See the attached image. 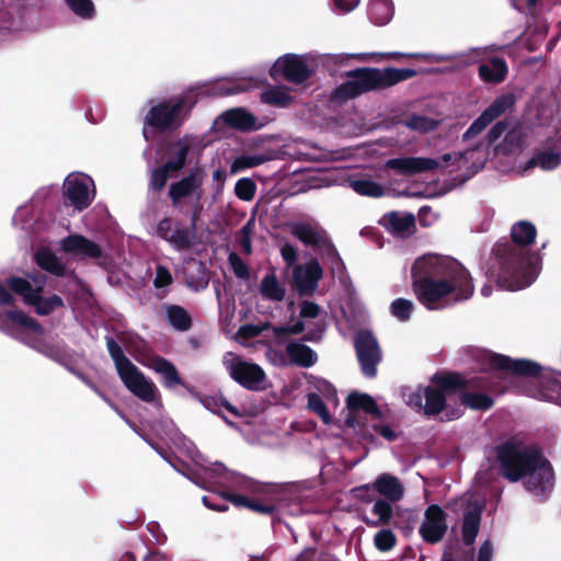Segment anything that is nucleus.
Instances as JSON below:
<instances>
[{
  "mask_svg": "<svg viewBox=\"0 0 561 561\" xmlns=\"http://www.w3.org/2000/svg\"><path fill=\"white\" fill-rule=\"evenodd\" d=\"M289 231L304 244L318 250H325L329 255H332L336 261H340L335 248L328 239L325 231L317 222H293L289 225Z\"/></svg>",
  "mask_w": 561,
  "mask_h": 561,
  "instance_id": "19",
  "label": "nucleus"
},
{
  "mask_svg": "<svg viewBox=\"0 0 561 561\" xmlns=\"http://www.w3.org/2000/svg\"><path fill=\"white\" fill-rule=\"evenodd\" d=\"M414 310V304L404 298H397L390 305L391 314L401 322H405L411 318Z\"/></svg>",
  "mask_w": 561,
  "mask_h": 561,
  "instance_id": "49",
  "label": "nucleus"
},
{
  "mask_svg": "<svg viewBox=\"0 0 561 561\" xmlns=\"http://www.w3.org/2000/svg\"><path fill=\"white\" fill-rule=\"evenodd\" d=\"M163 309L170 325L174 330L186 332L191 329L192 318L183 307L178 305H164Z\"/></svg>",
  "mask_w": 561,
  "mask_h": 561,
  "instance_id": "37",
  "label": "nucleus"
},
{
  "mask_svg": "<svg viewBox=\"0 0 561 561\" xmlns=\"http://www.w3.org/2000/svg\"><path fill=\"white\" fill-rule=\"evenodd\" d=\"M416 298L428 310H442L468 300L474 293L469 271L456 259L426 253L411 267Z\"/></svg>",
  "mask_w": 561,
  "mask_h": 561,
  "instance_id": "1",
  "label": "nucleus"
},
{
  "mask_svg": "<svg viewBox=\"0 0 561 561\" xmlns=\"http://www.w3.org/2000/svg\"><path fill=\"white\" fill-rule=\"evenodd\" d=\"M508 68L504 59L495 57L479 66V77L482 81L497 84L504 81Z\"/></svg>",
  "mask_w": 561,
  "mask_h": 561,
  "instance_id": "32",
  "label": "nucleus"
},
{
  "mask_svg": "<svg viewBox=\"0 0 561 561\" xmlns=\"http://www.w3.org/2000/svg\"><path fill=\"white\" fill-rule=\"evenodd\" d=\"M263 327L255 324H245L239 328L237 336L240 343H243V340L257 336L262 333Z\"/></svg>",
  "mask_w": 561,
  "mask_h": 561,
  "instance_id": "64",
  "label": "nucleus"
},
{
  "mask_svg": "<svg viewBox=\"0 0 561 561\" xmlns=\"http://www.w3.org/2000/svg\"><path fill=\"white\" fill-rule=\"evenodd\" d=\"M196 104L192 91L162 100H150L144 116L142 135L146 140L153 138L154 131L170 133L180 128Z\"/></svg>",
  "mask_w": 561,
  "mask_h": 561,
  "instance_id": "6",
  "label": "nucleus"
},
{
  "mask_svg": "<svg viewBox=\"0 0 561 561\" xmlns=\"http://www.w3.org/2000/svg\"><path fill=\"white\" fill-rule=\"evenodd\" d=\"M215 470H220L218 481L225 492H233L243 495L270 496L274 486L255 481L249 477L231 471L225 465H217Z\"/></svg>",
  "mask_w": 561,
  "mask_h": 561,
  "instance_id": "16",
  "label": "nucleus"
},
{
  "mask_svg": "<svg viewBox=\"0 0 561 561\" xmlns=\"http://www.w3.org/2000/svg\"><path fill=\"white\" fill-rule=\"evenodd\" d=\"M323 271L318 261L311 260L294 270L293 278L300 294H311L318 287Z\"/></svg>",
  "mask_w": 561,
  "mask_h": 561,
  "instance_id": "23",
  "label": "nucleus"
},
{
  "mask_svg": "<svg viewBox=\"0 0 561 561\" xmlns=\"http://www.w3.org/2000/svg\"><path fill=\"white\" fill-rule=\"evenodd\" d=\"M260 99L262 103L275 107H286L294 100L290 89L286 85L268 87L261 93Z\"/></svg>",
  "mask_w": 561,
  "mask_h": 561,
  "instance_id": "35",
  "label": "nucleus"
},
{
  "mask_svg": "<svg viewBox=\"0 0 561 561\" xmlns=\"http://www.w3.org/2000/svg\"><path fill=\"white\" fill-rule=\"evenodd\" d=\"M345 55L347 56V59L352 57V58H357L362 61H366L375 56H381V57H387V58H392V59H398L400 57H413V58H422V59L431 60V61H448L451 59V56H448V55L405 54V53H399V51L380 53V54L359 53V54H345Z\"/></svg>",
  "mask_w": 561,
  "mask_h": 561,
  "instance_id": "38",
  "label": "nucleus"
},
{
  "mask_svg": "<svg viewBox=\"0 0 561 561\" xmlns=\"http://www.w3.org/2000/svg\"><path fill=\"white\" fill-rule=\"evenodd\" d=\"M145 365L162 377L167 388H173L183 383L175 366L163 357L153 356Z\"/></svg>",
  "mask_w": 561,
  "mask_h": 561,
  "instance_id": "29",
  "label": "nucleus"
},
{
  "mask_svg": "<svg viewBox=\"0 0 561 561\" xmlns=\"http://www.w3.org/2000/svg\"><path fill=\"white\" fill-rule=\"evenodd\" d=\"M371 513L377 517L376 519H365L369 526H379L388 524L392 517V506L386 500H377L373 505Z\"/></svg>",
  "mask_w": 561,
  "mask_h": 561,
  "instance_id": "46",
  "label": "nucleus"
},
{
  "mask_svg": "<svg viewBox=\"0 0 561 561\" xmlns=\"http://www.w3.org/2000/svg\"><path fill=\"white\" fill-rule=\"evenodd\" d=\"M515 98L513 94H502L497 96L482 113L492 123L506 111L513 107Z\"/></svg>",
  "mask_w": 561,
  "mask_h": 561,
  "instance_id": "43",
  "label": "nucleus"
},
{
  "mask_svg": "<svg viewBox=\"0 0 561 561\" xmlns=\"http://www.w3.org/2000/svg\"><path fill=\"white\" fill-rule=\"evenodd\" d=\"M197 220V213H194L191 219V228L184 227L181 222L171 230V233L164 240L175 251H185L195 244V225Z\"/></svg>",
  "mask_w": 561,
  "mask_h": 561,
  "instance_id": "28",
  "label": "nucleus"
},
{
  "mask_svg": "<svg viewBox=\"0 0 561 561\" xmlns=\"http://www.w3.org/2000/svg\"><path fill=\"white\" fill-rule=\"evenodd\" d=\"M251 233L252 221L250 220L240 229L238 234L239 244L247 254H250L252 252Z\"/></svg>",
  "mask_w": 561,
  "mask_h": 561,
  "instance_id": "61",
  "label": "nucleus"
},
{
  "mask_svg": "<svg viewBox=\"0 0 561 561\" xmlns=\"http://www.w3.org/2000/svg\"><path fill=\"white\" fill-rule=\"evenodd\" d=\"M217 465H222L221 462H214L210 466L203 467L202 477L203 480V488H208L209 485H218L221 486V483L218 481V478L220 476V470H215V467Z\"/></svg>",
  "mask_w": 561,
  "mask_h": 561,
  "instance_id": "57",
  "label": "nucleus"
},
{
  "mask_svg": "<svg viewBox=\"0 0 561 561\" xmlns=\"http://www.w3.org/2000/svg\"><path fill=\"white\" fill-rule=\"evenodd\" d=\"M491 124L490 121L484 116L483 113L480 114V116L473 121V123L469 126V128L463 134L462 138L463 140H469L473 138L474 136L481 134L486 126Z\"/></svg>",
  "mask_w": 561,
  "mask_h": 561,
  "instance_id": "60",
  "label": "nucleus"
},
{
  "mask_svg": "<svg viewBox=\"0 0 561 561\" xmlns=\"http://www.w3.org/2000/svg\"><path fill=\"white\" fill-rule=\"evenodd\" d=\"M482 365L485 370L501 381H506L513 376L540 375L543 381L542 388L530 392L529 396L561 404V373L543 369L538 363L530 359H512L495 353L484 354Z\"/></svg>",
  "mask_w": 561,
  "mask_h": 561,
  "instance_id": "3",
  "label": "nucleus"
},
{
  "mask_svg": "<svg viewBox=\"0 0 561 561\" xmlns=\"http://www.w3.org/2000/svg\"><path fill=\"white\" fill-rule=\"evenodd\" d=\"M355 348L363 374L369 378L375 377L376 367L381 360V351L375 335L369 331H359L355 336Z\"/></svg>",
  "mask_w": 561,
  "mask_h": 561,
  "instance_id": "18",
  "label": "nucleus"
},
{
  "mask_svg": "<svg viewBox=\"0 0 561 561\" xmlns=\"http://www.w3.org/2000/svg\"><path fill=\"white\" fill-rule=\"evenodd\" d=\"M229 264L234 273V275L240 279H249L250 272L247 264L242 261V259L236 254L230 253L228 257Z\"/></svg>",
  "mask_w": 561,
  "mask_h": 561,
  "instance_id": "58",
  "label": "nucleus"
},
{
  "mask_svg": "<svg viewBox=\"0 0 561 561\" xmlns=\"http://www.w3.org/2000/svg\"><path fill=\"white\" fill-rule=\"evenodd\" d=\"M374 489L390 502H398L402 499L404 488L400 480L389 473L380 474L373 484Z\"/></svg>",
  "mask_w": 561,
  "mask_h": 561,
  "instance_id": "31",
  "label": "nucleus"
},
{
  "mask_svg": "<svg viewBox=\"0 0 561 561\" xmlns=\"http://www.w3.org/2000/svg\"><path fill=\"white\" fill-rule=\"evenodd\" d=\"M35 259L42 268L50 272L54 275L60 276L65 273L64 264L51 251L46 248L38 249L36 251Z\"/></svg>",
  "mask_w": 561,
  "mask_h": 561,
  "instance_id": "41",
  "label": "nucleus"
},
{
  "mask_svg": "<svg viewBox=\"0 0 561 561\" xmlns=\"http://www.w3.org/2000/svg\"><path fill=\"white\" fill-rule=\"evenodd\" d=\"M424 399H425V387H416L415 389H408L403 392L404 402L417 410L421 411L424 409Z\"/></svg>",
  "mask_w": 561,
  "mask_h": 561,
  "instance_id": "54",
  "label": "nucleus"
},
{
  "mask_svg": "<svg viewBox=\"0 0 561 561\" xmlns=\"http://www.w3.org/2000/svg\"><path fill=\"white\" fill-rule=\"evenodd\" d=\"M304 330L305 323L301 320H296L290 324L273 328V335L277 343H283L287 340L289 335L299 334Z\"/></svg>",
  "mask_w": 561,
  "mask_h": 561,
  "instance_id": "50",
  "label": "nucleus"
},
{
  "mask_svg": "<svg viewBox=\"0 0 561 561\" xmlns=\"http://www.w3.org/2000/svg\"><path fill=\"white\" fill-rule=\"evenodd\" d=\"M273 492H275V490ZM220 495L222 499L229 501L237 507H247L260 514L272 515L273 513L282 508L280 504H276L273 502L274 493H272L270 496H264L266 500L271 501L268 503L254 501L247 495L237 494L233 492H221Z\"/></svg>",
  "mask_w": 561,
  "mask_h": 561,
  "instance_id": "26",
  "label": "nucleus"
},
{
  "mask_svg": "<svg viewBox=\"0 0 561 561\" xmlns=\"http://www.w3.org/2000/svg\"><path fill=\"white\" fill-rule=\"evenodd\" d=\"M314 388L319 392L320 396L325 398L329 401H336V390L334 387L324 379H317L314 383Z\"/></svg>",
  "mask_w": 561,
  "mask_h": 561,
  "instance_id": "62",
  "label": "nucleus"
},
{
  "mask_svg": "<svg viewBox=\"0 0 561 561\" xmlns=\"http://www.w3.org/2000/svg\"><path fill=\"white\" fill-rule=\"evenodd\" d=\"M106 347L125 387L145 402L156 401L158 397L156 385L130 362L119 344L113 337H106Z\"/></svg>",
  "mask_w": 561,
  "mask_h": 561,
  "instance_id": "10",
  "label": "nucleus"
},
{
  "mask_svg": "<svg viewBox=\"0 0 561 561\" xmlns=\"http://www.w3.org/2000/svg\"><path fill=\"white\" fill-rule=\"evenodd\" d=\"M404 125L411 130L425 134L436 129L438 122L424 115H411L405 119Z\"/></svg>",
  "mask_w": 561,
  "mask_h": 561,
  "instance_id": "47",
  "label": "nucleus"
},
{
  "mask_svg": "<svg viewBox=\"0 0 561 561\" xmlns=\"http://www.w3.org/2000/svg\"><path fill=\"white\" fill-rule=\"evenodd\" d=\"M0 331L55 360L64 354L59 344L46 340L44 328L22 310L0 312Z\"/></svg>",
  "mask_w": 561,
  "mask_h": 561,
  "instance_id": "7",
  "label": "nucleus"
},
{
  "mask_svg": "<svg viewBox=\"0 0 561 561\" xmlns=\"http://www.w3.org/2000/svg\"><path fill=\"white\" fill-rule=\"evenodd\" d=\"M8 284L13 293L21 296L26 306L34 307L39 316H47L64 306V301L58 295L42 296L45 286V278L42 276L32 279L12 276L8 278Z\"/></svg>",
  "mask_w": 561,
  "mask_h": 561,
  "instance_id": "11",
  "label": "nucleus"
},
{
  "mask_svg": "<svg viewBox=\"0 0 561 561\" xmlns=\"http://www.w3.org/2000/svg\"><path fill=\"white\" fill-rule=\"evenodd\" d=\"M234 193L240 199L250 202L255 196L256 184L250 178H242L237 181L234 185Z\"/></svg>",
  "mask_w": 561,
  "mask_h": 561,
  "instance_id": "52",
  "label": "nucleus"
},
{
  "mask_svg": "<svg viewBox=\"0 0 561 561\" xmlns=\"http://www.w3.org/2000/svg\"><path fill=\"white\" fill-rule=\"evenodd\" d=\"M514 242L520 245H527L535 240L536 228L529 221H519L511 230Z\"/></svg>",
  "mask_w": 561,
  "mask_h": 561,
  "instance_id": "45",
  "label": "nucleus"
},
{
  "mask_svg": "<svg viewBox=\"0 0 561 561\" xmlns=\"http://www.w3.org/2000/svg\"><path fill=\"white\" fill-rule=\"evenodd\" d=\"M64 196L78 211L88 208L94 199V182L91 176L81 172L70 173L64 181Z\"/></svg>",
  "mask_w": 561,
  "mask_h": 561,
  "instance_id": "17",
  "label": "nucleus"
},
{
  "mask_svg": "<svg viewBox=\"0 0 561 561\" xmlns=\"http://www.w3.org/2000/svg\"><path fill=\"white\" fill-rule=\"evenodd\" d=\"M260 293L263 298L272 301H282L285 298L286 289L278 282L274 273L266 274L260 285Z\"/></svg>",
  "mask_w": 561,
  "mask_h": 561,
  "instance_id": "39",
  "label": "nucleus"
},
{
  "mask_svg": "<svg viewBox=\"0 0 561 561\" xmlns=\"http://www.w3.org/2000/svg\"><path fill=\"white\" fill-rule=\"evenodd\" d=\"M178 221H174L170 217H164L159 220L154 227V234L163 240L171 233V230L176 225Z\"/></svg>",
  "mask_w": 561,
  "mask_h": 561,
  "instance_id": "63",
  "label": "nucleus"
},
{
  "mask_svg": "<svg viewBox=\"0 0 561 561\" xmlns=\"http://www.w3.org/2000/svg\"><path fill=\"white\" fill-rule=\"evenodd\" d=\"M461 402L476 410H486L492 407L493 401L492 399L482 393H463L461 396Z\"/></svg>",
  "mask_w": 561,
  "mask_h": 561,
  "instance_id": "51",
  "label": "nucleus"
},
{
  "mask_svg": "<svg viewBox=\"0 0 561 561\" xmlns=\"http://www.w3.org/2000/svg\"><path fill=\"white\" fill-rule=\"evenodd\" d=\"M62 252L82 259H96L101 255V248L81 234H70L60 240Z\"/></svg>",
  "mask_w": 561,
  "mask_h": 561,
  "instance_id": "24",
  "label": "nucleus"
},
{
  "mask_svg": "<svg viewBox=\"0 0 561 561\" xmlns=\"http://www.w3.org/2000/svg\"><path fill=\"white\" fill-rule=\"evenodd\" d=\"M488 145L497 159L514 157L524 149L523 128L513 122H497L488 133Z\"/></svg>",
  "mask_w": 561,
  "mask_h": 561,
  "instance_id": "13",
  "label": "nucleus"
},
{
  "mask_svg": "<svg viewBox=\"0 0 561 561\" xmlns=\"http://www.w3.org/2000/svg\"><path fill=\"white\" fill-rule=\"evenodd\" d=\"M194 145L192 136H184L173 145L172 158L167 161L171 171H180L186 164V158Z\"/></svg>",
  "mask_w": 561,
  "mask_h": 561,
  "instance_id": "36",
  "label": "nucleus"
},
{
  "mask_svg": "<svg viewBox=\"0 0 561 561\" xmlns=\"http://www.w3.org/2000/svg\"><path fill=\"white\" fill-rule=\"evenodd\" d=\"M348 413L345 423L358 435L366 439L373 438V432L368 428V417L373 422H379L382 419V412L378 408L374 398L367 393L352 392L346 400Z\"/></svg>",
  "mask_w": 561,
  "mask_h": 561,
  "instance_id": "12",
  "label": "nucleus"
},
{
  "mask_svg": "<svg viewBox=\"0 0 561 561\" xmlns=\"http://www.w3.org/2000/svg\"><path fill=\"white\" fill-rule=\"evenodd\" d=\"M308 408L317 415H319L324 424L331 423V415L328 412L327 407L319 393H308Z\"/></svg>",
  "mask_w": 561,
  "mask_h": 561,
  "instance_id": "53",
  "label": "nucleus"
},
{
  "mask_svg": "<svg viewBox=\"0 0 561 561\" xmlns=\"http://www.w3.org/2000/svg\"><path fill=\"white\" fill-rule=\"evenodd\" d=\"M416 76L410 68H357L345 73L346 81L331 93V100L344 103L364 93L393 87Z\"/></svg>",
  "mask_w": 561,
  "mask_h": 561,
  "instance_id": "5",
  "label": "nucleus"
},
{
  "mask_svg": "<svg viewBox=\"0 0 561 561\" xmlns=\"http://www.w3.org/2000/svg\"><path fill=\"white\" fill-rule=\"evenodd\" d=\"M346 59L345 54H322L314 50L305 54L287 53L274 61L270 76L273 79L283 78L295 85H304L320 67L330 62L342 64Z\"/></svg>",
  "mask_w": 561,
  "mask_h": 561,
  "instance_id": "8",
  "label": "nucleus"
},
{
  "mask_svg": "<svg viewBox=\"0 0 561 561\" xmlns=\"http://www.w3.org/2000/svg\"><path fill=\"white\" fill-rule=\"evenodd\" d=\"M270 160V157L264 153H243L238 156L230 165V173L237 174L243 170L255 168Z\"/></svg>",
  "mask_w": 561,
  "mask_h": 561,
  "instance_id": "40",
  "label": "nucleus"
},
{
  "mask_svg": "<svg viewBox=\"0 0 561 561\" xmlns=\"http://www.w3.org/2000/svg\"><path fill=\"white\" fill-rule=\"evenodd\" d=\"M222 365L231 379L249 390H261L265 383L264 370L254 363L244 360L233 352H226Z\"/></svg>",
  "mask_w": 561,
  "mask_h": 561,
  "instance_id": "14",
  "label": "nucleus"
},
{
  "mask_svg": "<svg viewBox=\"0 0 561 561\" xmlns=\"http://www.w3.org/2000/svg\"><path fill=\"white\" fill-rule=\"evenodd\" d=\"M375 546L380 551H389L396 545V536L390 529H382L375 535Z\"/></svg>",
  "mask_w": 561,
  "mask_h": 561,
  "instance_id": "56",
  "label": "nucleus"
},
{
  "mask_svg": "<svg viewBox=\"0 0 561 561\" xmlns=\"http://www.w3.org/2000/svg\"><path fill=\"white\" fill-rule=\"evenodd\" d=\"M435 382L440 389L425 387L424 413L427 415H436L443 411L446 402L444 390L461 387L463 378L458 374L436 375Z\"/></svg>",
  "mask_w": 561,
  "mask_h": 561,
  "instance_id": "20",
  "label": "nucleus"
},
{
  "mask_svg": "<svg viewBox=\"0 0 561 561\" xmlns=\"http://www.w3.org/2000/svg\"><path fill=\"white\" fill-rule=\"evenodd\" d=\"M482 506L473 504L467 507L462 520V540L470 546L474 542L481 523Z\"/></svg>",
  "mask_w": 561,
  "mask_h": 561,
  "instance_id": "30",
  "label": "nucleus"
},
{
  "mask_svg": "<svg viewBox=\"0 0 561 561\" xmlns=\"http://www.w3.org/2000/svg\"><path fill=\"white\" fill-rule=\"evenodd\" d=\"M561 162V157L558 152L553 150H541L536 152L529 160L525 163H520L510 171L516 173L517 175L524 176L530 170L535 168H540L543 171H550L556 169Z\"/></svg>",
  "mask_w": 561,
  "mask_h": 561,
  "instance_id": "25",
  "label": "nucleus"
},
{
  "mask_svg": "<svg viewBox=\"0 0 561 561\" xmlns=\"http://www.w3.org/2000/svg\"><path fill=\"white\" fill-rule=\"evenodd\" d=\"M486 159L485 149L482 146H477L463 152L444 153L438 159L425 157L393 158L387 160L385 167L394 170L400 175H415L448 168H450V171L466 170L470 174H474L484 167Z\"/></svg>",
  "mask_w": 561,
  "mask_h": 561,
  "instance_id": "4",
  "label": "nucleus"
},
{
  "mask_svg": "<svg viewBox=\"0 0 561 561\" xmlns=\"http://www.w3.org/2000/svg\"><path fill=\"white\" fill-rule=\"evenodd\" d=\"M499 264L496 283L499 287L512 291L531 285L540 271L539 257L516 245L501 256Z\"/></svg>",
  "mask_w": 561,
  "mask_h": 561,
  "instance_id": "9",
  "label": "nucleus"
},
{
  "mask_svg": "<svg viewBox=\"0 0 561 561\" xmlns=\"http://www.w3.org/2000/svg\"><path fill=\"white\" fill-rule=\"evenodd\" d=\"M173 282L170 271L163 265H157L153 285L157 289H165Z\"/></svg>",
  "mask_w": 561,
  "mask_h": 561,
  "instance_id": "59",
  "label": "nucleus"
},
{
  "mask_svg": "<svg viewBox=\"0 0 561 561\" xmlns=\"http://www.w3.org/2000/svg\"><path fill=\"white\" fill-rule=\"evenodd\" d=\"M205 178V170L196 165L184 178L172 183L169 187V197L172 205L179 207L183 201H192L195 206H198L203 197Z\"/></svg>",
  "mask_w": 561,
  "mask_h": 561,
  "instance_id": "15",
  "label": "nucleus"
},
{
  "mask_svg": "<svg viewBox=\"0 0 561 561\" xmlns=\"http://www.w3.org/2000/svg\"><path fill=\"white\" fill-rule=\"evenodd\" d=\"M170 172L172 171L171 168L168 167V163H164L163 165L152 170L149 187L157 192L161 191L169 179Z\"/></svg>",
  "mask_w": 561,
  "mask_h": 561,
  "instance_id": "55",
  "label": "nucleus"
},
{
  "mask_svg": "<svg viewBox=\"0 0 561 561\" xmlns=\"http://www.w3.org/2000/svg\"><path fill=\"white\" fill-rule=\"evenodd\" d=\"M380 224L394 236L408 237L414 230L415 217L411 213L390 211L381 217Z\"/></svg>",
  "mask_w": 561,
  "mask_h": 561,
  "instance_id": "27",
  "label": "nucleus"
},
{
  "mask_svg": "<svg viewBox=\"0 0 561 561\" xmlns=\"http://www.w3.org/2000/svg\"><path fill=\"white\" fill-rule=\"evenodd\" d=\"M286 353L293 364L305 368L313 366L318 360L317 353L301 342L288 343Z\"/></svg>",
  "mask_w": 561,
  "mask_h": 561,
  "instance_id": "33",
  "label": "nucleus"
},
{
  "mask_svg": "<svg viewBox=\"0 0 561 561\" xmlns=\"http://www.w3.org/2000/svg\"><path fill=\"white\" fill-rule=\"evenodd\" d=\"M165 435L176 447L183 449L191 458H194L197 454L194 444L178 431L172 421L165 423Z\"/></svg>",
  "mask_w": 561,
  "mask_h": 561,
  "instance_id": "44",
  "label": "nucleus"
},
{
  "mask_svg": "<svg viewBox=\"0 0 561 561\" xmlns=\"http://www.w3.org/2000/svg\"><path fill=\"white\" fill-rule=\"evenodd\" d=\"M394 7L392 0H370L368 16L376 25H386L393 18Z\"/></svg>",
  "mask_w": 561,
  "mask_h": 561,
  "instance_id": "34",
  "label": "nucleus"
},
{
  "mask_svg": "<svg viewBox=\"0 0 561 561\" xmlns=\"http://www.w3.org/2000/svg\"><path fill=\"white\" fill-rule=\"evenodd\" d=\"M350 187L357 194L368 197H381L385 194L383 187L368 178L351 180Z\"/></svg>",
  "mask_w": 561,
  "mask_h": 561,
  "instance_id": "42",
  "label": "nucleus"
},
{
  "mask_svg": "<svg viewBox=\"0 0 561 561\" xmlns=\"http://www.w3.org/2000/svg\"><path fill=\"white\" fill-rule=\"evenodd\" d=\"M263 125L244 107H234L221 113L213 123V129L222 133L226 128L241 131L256 130Z\"/></svg>",
  "mask_w": 561,
  "mask_h": 561,
  "instance_id": "21",
  "label": "nucleus"
},
{
  "mask_svg": "<svg viewBox=\"0 0 561 561\" xmlns=\"http://www.w3.org/2000/svg\"><path fill=\"white\" fill-rule=\"evenodd\" d=\"M447 530L446 516L438 505H430L420 526L422 538L431 543L442 540Z\"/></svg>",
  "mask_w": 561,
  "mask_h": 561,
  "instance_id": "22",
  "label": "nucleus"
},
{
  "mask_svg": "<svg viewBox=\"0 0 561 561\" xmlns=\"http://www.w3.org/2000/svg\"><path fill=\"white\" fill-rule=\"evenodd\" d=\"M70 11L82 20H91L95 15L92 0H64Z\"/></svg>",
  "mask_w": 561,
  "mask_h": 561,
  "instance_id": "48",
  "label": "nucleus"
},
{
  "mask_svg": "<svg viewBox=\"0 0 561 561\" xmlns=\"http://www.w3.org/2000/svg\"><path fill=\"white\" fill-rule=\"evenodd\" d=\"M495 455L500 473L510 482L522 481L528 492L539 497L552 491V466L536 446L508 440L496 447Z\"/></svg>",
  "mask_w": 561,
  "mask_h": 561,
  "instance_id": "2",
  "label": "nucleus"
}]
</instances>
